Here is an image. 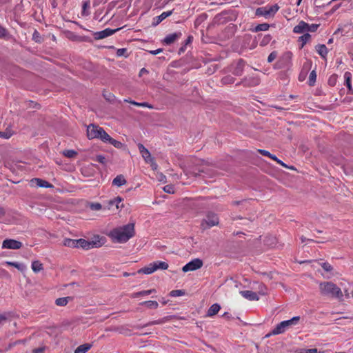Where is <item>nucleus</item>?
I'll list each match as a JSON object with an SVG mask.
<instances>
[{"mask_svg":"<svg viewBox=\"0 0 353 353\" xmlns=\"http://www.w3.org/2000/svg\"><path fill=\"white\" fill-rule=\"evenodd\" d=\"M135 234L134 223H129L121 227L113 229L109 234V236L114 242L120 243H126Z\"/></svg>","mask_w":353,"mask_h":353,"instance_id":"obj_1","label":"nucleus"},{"mask_svg":"<svg viewBox=\"0 0 353 353\" xmlns=\"http://www.w3.org/2000/svg\"><path fill=\"white\" fill-rule=\"evenodd\" d=\"M320 292L323 296L338 298L342 299L343 293L341 290L331 281L321 282L319 284Z\"/></svg>","mask_w":353,"mask_h":353,"instance_id":"obj_2","label":"nucleus"},{"mask_svg":"<svg viewBox=\"0 0 353 353\" xmlns=\"http://www.w3.org/2000/svg\"><path fill=\"white\" fill-rule=\"evenodd\" d=\"M300 321V316H296L292 317L291 319L281 321L268 334H266L265 337H270L272 335H278L284 333L292 325H296Z\"/></svg>","mask_w":353,"mask_h":353,"instance_id":"obj_3","label":"nucleus"},{"mask_svg":"<svg viewBox=\"0 0 353 353\" xmlns=\"http://www.w3.org/2000/svg\"><path fill=\"white\" fill-rule=\"evenodd\" d=\"M87 136L89 139H99L103 142L110 138V135L101 128L94 124H90L87 128Z\"/></svg>","mask_w":353,"mask_h":353,"instance_id":"obj_4","label":"nucleus"},{"mask_svg":"<svg viewBox=\"0 0 353 353\" xmlns=\"http://www.w3.org/2000/svg\"><path fill=\"white\" fill-rule=\"evenodd\" d=\"M219 223V218L217 214L208 211L206 212L205 218L203 219L201 223V227L203 230L216 226Z\"/></svg>","mask_w":353,"mask_h":353,"instance_id":"obj_5","label":"nucleus"},{"mask_svg":"<svg viewBox=\"0 0 353 353\" xmlns=\"http://www.w3.org/2000/svg\"><path fill=\"white\" fill-rule=\"evenodd\" d=\"M292 53L290 51L285 52L274 65L275 69L289 68L292 65Z\"/></svg>","mask_w":353,"mask_h":353,"instance_id":"obj_6","label":"nucleus"},{"mask_svg":"<svg viewBox=\"0 0 353 353\" xmlns=\"http://www.w3.org/2000/svg\"><path fill=\"white\" fill-rule=\"evenodd\" d=\"M97 238L99 239V240H94L90 241L83 239H77V248H81L84 250H90V248H99L103 244V242H101V240H103V238H99V236H97Z\"/></svg>","mask_w":353,"mask_h":353,"instance_id":"obj_7","label":"nucleus"},{"mask_svg":"<svg viewBox=\"0 0 353 353\" xmlns=\"http://www.w3.org/2000/svg\"><path fill=\"white\" fill-rule=\"evenodd\" d=\"M279 9V6L277 4L272 5L269 8L259 7L256 8L255 14L259 17L263 16L267 18L269 16H274Z\"/></svg>","mask_w":353,"mask_h":353,"instance_id":"obj_8","label":"nucleus"},{"mask_svg":"<svg viewBox=\"0 0 353 353\" xmlns=\"http://www.w3.org/2000/svg\"><path fill=\"white\" fill-rule=\"evenodd\" d=\"M138 148L139 150L140 153L142 155V157L144 159L145 162L150 163L151 166L156 169L157 167V165L155 163L154 159L152 157L150 152L149 150L144 147V145L141 143H139Z\"/></svg>","mask_w":353,"mask_h":353,"instance_id":"obj_9","label":"nucleus"},{"mask_svg":"<svg viewBox=\"0 0 353 353\" xmlns=\"http://www.w3.org/2000/svg\"><path fill=\"white\" fill-rule=\"evenodd\" d=\"M203 261L200 259H194L185 265L182 270L184 272H188L189 271H194L203 266Z\"/></svg>","mask_w":353,"mask_h":353,"instance_id":"obj_10","label":"nucleus"},{"mask_svg":"<svg viewBox=\"0 0 353 353\" xmlns=\"http://www.w3.org/2000/svg\"><path fill=\"white\" fill-rule=\"evenodd\" d=\"M122 28H116V29L106 28L102 31L93 32L92 34H93L94 39L95 40L103 39L104 38H106L109 36L112 35L113 34L118 32L119 30H120Z\"/></svg>","mask_w":353,"mask_h":353,"instance_id":"obj_11","label":"nucleus"},{"mask_svg":"<svg viewBox=\"0 0 353 353\" xmlns=\"http://www.w3.org/2000/svg\"><path fill=\"white\" fill-rule=\"evenodd\" d=\"M22 247V243L14 239H5L2 243V248L17 250Z\"/></svg>","mask_w":353,"mask_h":353,"instance_id":"obj_12","label":"nucleus"},{"mask_svg":"<svg viewBox=\"0 0 353 353\" xmlns=\"http://www.w3.org/2000/svg\"><path fill=\"white\" fill-rule=\"evenodd\" d=\"M259 79L256 77H244L242 80L236 83V85L243 84L245 87H253L259 84Z\"/></svg>","mask_w":353,"mask_h":353,"instance_id":"obj_13","label":"nucleus"},{"mask_svg":"<svg viewBox=\"0 0 353 353\" xmlns=\"http://www.w3.org/2000/svg\"><path fill=\"white\" fill-rule=\"evenodd\" d=\"M30 183L32 185H36L38 187L40 188H53V185L50 183L46 180L39 179V178H34L30 181Z\"/></svg>","mask_w":353,"mask_h":353,"instance_id":"obj_14","label":"nucleus"},{"mask_svg":"<svg viewBox=\"0 0 353 353\" xmlns=\"http://www.w3.org/2000/svg\"><path fill=\"white\" fill-rule=\"evenodd\" d=\"M123 199L121 196H117L114 199L110 200L108 203V208L111 210L113 206H115L116 210L123 208V203H122Z\"/></svg>","mask_w":353,"mask_h":353,"instance_id":"obj_15","label":"nucleus"},{"mask_svg":"<svg viewBox=\"0 0 353 353\" xmlns=\"http://www.w3.org/2000/svg\"><path fill=\"white\" fill-rule=\"evenodd\" d=\"M182 35L181 32H174L168 34L163 39V43L166 45H170L176 41Z\"/></svg>","mask_w":353,"mask_h":353,"instance_id":"obj_16","label":"nucleus"},{"mask_svg":"<svg viewBox=\"0 0 353 353\" xmlns=\"http://www.w3.org/2000/svg\"><path fill=\"white\" fill-rule=\"evenodd\" d=\"M245 65V62L243 59H240L234 68V70L232 72L233 74L236 76H241L243 74V68Z\"/></svg>","mask_w":353,"mask_h":353,"instance_id":"obj_17","label":"nucleus"},{"mask_svg":"<svg viewBox=\"0 0 353 353\" xmlns=\"http://www.w3.org/2000/svg\"><path fill=\"white\" fill-rule=\"evenodd\" d=\"M172 14V10L163 12L159 16L154 18V21H152V26H156L159 24L163 20H164L168 17L170 16Z\"/></svg>","mask_w":353,"mask_h":353,"instance_id":"obj_18","label":"nucleus"},{"mask_svg":"<svg viewBox=\"0 0 353 353\" xmlns=\"http://www.w3.org/2000/svg\"><path fill=\"white\" fill-rule=\"evenodd\" d=\"M240 294L245 299L250 301H257L259 300V296L257 294L251 290H243L241 291Z\"/></svg>","mask_w":353,"mask_h":353,"instance_id":"obj_19","label":"nucleus"},{"mask_svg":"<svg viewBox=\"0 0 353 353\" xmlns=\"http://www.w3.org/2000/svg\"><path fill=\"white\" fill-rule=\"evenodd\" d=\"M308 28V23L303 21H301L297 26H296L294 29L293 32L294 33H303L307 31V28Z\"/></svg>","mask_w":353,"mask_h":353,"instance_id":"obj_20","label":"nucleus"},{"mask_svg":"<svg viewBox=\"0 0 353 353\" xmlns=\"http://www.w3.org/2000/svg\"><path fill=\"white\" fill-rule=\"evenodd\" d=\"M156 271V268L153 267L152 263H150L148 266L141 268L137 271L139 274H150Z\"/></svg>","mask_w":353,"mask_h":353,"instance_id":"obj_21","label":"nucleus"},{"mask_svg":"<svg viewBox=\"0 0 353 353\" xmlns=\"http://www.w3.org/2000/svg\"><path fill=\"white\" fill-rule=\"evenodd\" d=\"M127 183L123 175H117L112 181V185L118 187H121Z\"/></svg>","mask_w":353,"mask_h":353,"instance_id":"obj_22","label":"nucleus"},{"mask_svg":"<svg viewBox=\"0 0 353 353\" xmlns=\"http://www.w3.org/2000/svg\"><path fill=\"white\" fill-rule=\"evenodd\" d=\"M221 309V306L218 303H214L210 307L207 312V316H213L216 314Z\"/></svg>","mask_w":353,"mask_h":353,"instance_id":"obj_23","label":"nucleus"},{"mask_svg":"<svg viewBox=\"0 0 353 353\" xmlns=\"http://www.w3.org/2000/svg\"><path fill=\"white\" fill-rule=\"evenodd\" d=\"M316 50L321 57L325 58L328 52L327 48L325 46V45L319 44L316 46Z\"/></svg>","mask_w":353,"mask_h":353,"instance_id":"obj_24","label":"nucleus"},{"mask_svg":"<svg viewBox=\"0 0 353 353\" xmlns=\"http://www.w3.org/2000/svg\"><path fill=\"white\" fill-rule=\"evenodd\" d=\"M345 83L348 89L349 93H352V87L351 84L352 74L350 72H346L344 74Z\"/></svg>","mask_w":353,"mask_h":353,"instance_id":"obj_25","label":"nucleus"},{"mask_svg":"<svg viewBox=\"0 0 353 353\" xmlns=\"http://www.w3.org/2000/svg\"><path fill=\"white\" fill-rule=\"evenodd\" d=\"M6 263L9 266L14 267L21 272H23L26 269V266L24 264L18 262L7 261Z\"/></svg>","mask_w":353,"mask_h":353,"instance_id":"obj_26","label":"nucleus"},{"mask_svg":"<svg viewBox=\"0 0 353 353\" xmlns=\"http://www.w3.org/2000/svg\"><path fill=\"white\" fill-rule=\"evenodd\" d=\"M91 344L84 343L77 347V349L74 350V353H85L91 348Z\"/></svg>","mask_w":353,"mask_h":353,"instance_id":"obj_27","label":"nucleus"},{"mask_svg":"<svg viewBox=\"0 0 353 353\" xmlns=\"http://www.w3.org/2000/svg\"><path fill=\"white\" fill-rule=\"evenodd\" d=\"M77 239H65L63 245L69 248H77Z\"/></svg>","mask_w":353,"mask_h":353,"instance_id":"obj_28","label":"nucleus"},{"mask_svg":"<svg viewBox=\"0 0 353 353\" xmlns=\"http://www.w3.org/2000/svg\"><path fill=\"white\" fill-rule=\"evenodd\" d=\"M72 299L71 296L58 298L56 299L55 303L58 306H65L68 304L69 300H72Z\"/></svg>","mask_w":353,"mask_h":353,"instance_id":"obj_29","label":"nucleus"},{"mask_svg":"<svg viewBox=\"0 0 353 353\" xmlns=\"http://www.w3.org/2000/svg\"><path fill=\"white\" fill-rule=\"evenodd\" d=\"M154 292H156L155 289H150V290H148L139 291V292L134 293L132 295V298H137V297H139V296H141L149 295V294H152Z\"/></svg>","mask_w":353,"mask_h":353,"instance_id":"obj_30","label":"nucleus"},{"mask_svg":"<svg viewBox=\"0 0 353 353\" xmlns=\"http://www.w3.org/2000/svg\"><path fill=\"white\" fill-rule=\"evenodd\" d=\"M152 265L156 268V271L159 269L167 270L168 268V264L163 261H154L152 263Z\"/></svg>","mask_w":353,"mask_h":353,"instance_id":"obj_31","label":"nucleus"},{"mask_svg":"<svg viewBox=\"0 0 353 353\" xmlns=\"http://www.w3.org/2000/svg\"><path fill=\"white\" fill-rule=\"evenodd\" d=\"M32 269L33 272L37 273L43 269V266L40 261H34L32 263Z\"/></svg>","mask_w":353,"mask_h":353,"instance_id":"obj_32","label":"nucleus"},{"mask_svg":"<svg viewBox=\"0 0 353 353\" xmlns=\"http://www.w3.org/2000/svg\"><path fill=\"white\" fill-rule=\"evenodd\" d=\"M106 141L109 142V143L114 145L116 148H118V149H121L125 146V145L123 143L112 139L110 136V138L106 140Z\"/></svg>","mask_w":353,"mask_h":353,"instance_id":"obj_33","label":"nucleus"},{"mask_svg":"<svg viewBox=\"0 0 353 353\" xmlns=\"http://www.w3.org/2000/svg\"><path fill=\"white\" fill-rule=\"evenodd\" d=\"M141 305H145L148 308L157 309L159 306V303L156 301H146L140 303Z\"/></svg>","mask_w":353,"mask_h":353,"instance_id":"obj_34","label":"nucleus"},{"mask_svg":"<svg viewBox=\"0 0 353 353\" xmlns=\"http://www.w3.org/2000/svg\"><path fill=\"white\" fill-rule=\"evenodd\" d=\"M125 102H128V103H131L132 105H134L136 106L147 107V108H149L150 109H152L153 108L152 105H151L150 104H149L147 102L139 103V102H136L134 101H132V100H130V99H125Z\"/></svg>","mask_w":353,"mask_h":353,"instance_id":"obj_35","label":"nucleus"},{"mask_svg":"<svg viewBox=\"0 0 353 353\" xmlns=\"http://www.w3.org/2000/svg\"><path fill=\"white\" fill-rule=\"evenodd\" d=\"M270 24L267 23H261V24H259L257 25L254 29L253 30L254 32H259V31H266L269 29L270 28Z\"/></svg>","mask_w":353,"mask_h":353,"instance_id":"obj_36","label":"nucleus"},{"mask_svg":"<svg viewBox=\"0 0 353 353\" xmlns=\"http://www.w3.org/2000/svg\"><path fill=\"white\" fill-rule=\"evenodd\" d=\"M63 154L65 157L72 159L77 155V152L74 150H65L63 151Z\"/></svg>","mask_w":353,"mask_h":353,"instance_id":"obj_37","label":"nucleus"},{"mask_svg":"<svg viewBox=\"0 0 353 353\" xmlns=\"http://www.w3.org/2000/svg\"><path fill=\"white\" fill-rule=\"evenodd\" d=\"M234 81H235V78L230 75L225 76V77H223L221 79V83L225 85L234 83Z\"/></svg>","mask_w":353,"mask_h":353,"instance_id":"obj_38","label":"nucleus"},{"mask_svg":"<svg viewBox=\"0 0 353 353\" xmlns=\"http://www.w3.org/2000/svg\"><path fill=\"white\" fill-rule=\"evenodd\" d=\"M32 40L38 43H41L43 41V39L37 30H35L32 34Z\"/></svg>","mask_w":353,"mask_h":353,"instance_id":"obj_39","label":"nucleus"},{"mask_svg":"<svg viewBox=\"0 0 353 353\" xmlns=\"http://www.w3.org/2000/svg\"><path fill=\"white\" fill-rule=\"evenodd\" d=\"M310 38L311 35L307 32L301 36L299 39V40L302 42L301 48H303Z\"/></svg>","mask_w":353,"mask_h":353,"instance_id":"obj_40","label":"nucleus"},{"mask_svg":"<svg viewBox=\"0 0 353 353\" xmlns=\"http://www.w3.org/2000/svg\"><path fill=\"white\" fill-rule=\"evenodd\" d=\"M169 317L166 316L163 319H159L157 321H153L148 323L146 325H145L143 327L148 326V325H157V324H162L164 323L165 321L168 320Z\"/></svg>","mask_w":353,"mask_h":353,"instance_id":"obj_41","label":"nucleus"},{"mask_svg":"<svg viewBox=\"0 0 353 353\" xmlns=\"http://www.w3.org/2000/svg\"><path fill=\"white\" fill-rule=\"evenodd\" d=\"M271 40H272V36L270 34H265L263 37L262 40L260 41V46H265L270 42Z\"/></svg>","mask_w":353,"mask_h":353,"instance_id":"obj_42","label":"nucleus"},{"mask_svg":"<svg viewBox=\"0 0 353 353\" xmlns=\"http://www.w3.org/2000/svg\"><path fill=\"white\" fill-rule=\"evenodd\" d=\"M316 72L315 70H312L310 74V76H309V80H308V84L310 85V86H312L314 85L315 83V81H316Z\"/></svg>","mask_w":353,"mask_h":353,"instance_id":"obj_43","label":"nucleus"},{"mask_svg":"<svg viewBox=\"0 0 353 353\" xmlns=\"http://www.w3.org/2000/svg\"><path fill=\"white\" fill-rule=\"evenodd\" d=\"M332 1H330L328 2H325V0H314V4L316 7L322 8L325 6L326 5H330Z\"/></svg>","mask_w":353,"mask_h":353,"instance_id":"obj_44","label":"nucleus"},{"mask_svg":"<svg viewBox=\"0 0 353 353\" xmlns=\"http://www.w3.org/2000/svg\"><path fill=\"white\" fill-rule=\"evenodd\" d=\"M185 294V291L181 290H174L170 292V295L173 297L183 296Z\"/></svg>","mask_w":353,"mask_h":353,"instance_id":"obj_45","label":"nucleus"},{"mask_svg":"<svg viewBox=\"0 0 353 353\" xmlns=\"http://www.w3.org/2000/svg\"><path fill=\"white\" fill-rule=\"evenodd\" d=\"M12 135L10 130L6 129V131H0V137L3 139H9Z\"/></svg>","mask_w":353,"mask_h":353,"instance_id":"obj_46","label":"nucleus"},{"mask_svg":"<svg viewBox=\"0 0 353 353\" xmlns=\"http://www.w3.org/2000/svg\"><path fill=\"white\" fill-rule=\"evenodd\" d=\"M321 265L325 272H331L333 270L332 266L327 262L323 263Z\"/></svg>","mask_w":353,"mask_h":353,"instance_id":"obj_47","label":"nucleus"},{"mask_svg":"<svg viewBox=\"0 0 353 353\" xmlns=\"http://www.w3.org/2000/svg\"><path fill=\"white\" fill-rule=\"evenodd\" d=\"M127 49L126 48H119L117 51V56L121 57L124 56L125 57H128V54H126Z\"/></svg>","mask_w":353,"mask_h":353,"instance_id":"obj_48","label":"nucleus"},{"mask_svg":"<svg viewBox=\"0 0 353 353\" xmlns=\"http://www.w3.org/2000/svg\"><path fill=\"white\" fill-rule=\"evenodd\" d=\"M95 160L103 165L106 164V159L103 155H101V154L97 155Z\"/></svg>","mask_w":353,"mask_h":353,"instance_id":"obj_49","label":"nucleus"},{"mask_svg":"<svg viewBox=\"0 0 353 353\" xmlns=\"http://www.w3.org/2000/svg\"><path fill=\"white\" fill-rule=\"evenodd\" d=\"M103 97L104 98L109 102H112L114 101V95L112 94V93L110 92H108V93H103Z\"/></svg>","mask_w":353,"mask_h":353,"instance_id":"obj_50","label":"nucleus"},{"mask_svg":"<svg viewBox=\"0 0 353 353\" xmlns=\"http://www.w3.org/2000/svg\"><path fill=\"white\" fill-rule=\"evenodd\" d=\"M277 54H277V52H276V51H273V52H272L269 54V56H268V63H271V62H272V61H274V60L277 57Z\"/></svg>","mask_w":353,"mask_h":353,"instance_id":"obj_51","label":"nucleus"},{"mask_svg":"<svg viewBox=\"0 0 353 353\" xmlns=\"http://www.w3.org/2000/svg\"><path fill=\"white\" fill-rule=\"evenodd\" d=\"M89 7H90V1H84L83 3V6H82V8H83L82 14L83 15L88 14V13H86L85 11H86V9L88 8Z\"/></svg>","mask_w":353,"mask_h":353,"instance_id":"obj_52","label":"nucleus"},{"mask_svg":"<svg viewBox=\"0 0 353 353\" xmlns=\"http://www.w3.org/2000/svg\"><path fill=\"white\" fill-rule=\"evenodd\" d=\"M257 151L261 154L265 156V157H268L270 159H271V157H273V155H274V154H271L269 151H267L265 150L259 149Z\"/></svg>","mask_w":353,"mask_h":353,"instance_id":"obj_53","label":"nucleus"},{"mask_svg":"<svg viewBox=\"0 0 353 353\" xmlns=\"http://www.w3.org/2000/svg\"><path fill=\"white\" fill-rule=\"evenodd\" d=\"M319 26V24H312V25L308 24V28H307V31L311 32H316Z\"/></svg>","mask_w":353,"mask_h":353,"instance_id":"obj_54","label":"nucleus"},{"mask_svg":"<svg viewBox=\"0 0 353 353\" xmlns=\"http://www.w3.org/2000/svg\"><path fill=\"white\" fill-rule=\"evenodd\" d=\"M164 192L169 193V194H173L174 192V187L170 185H165L163 188Z\"/></svg>","mask_w":353,"mask_h":353,"instance_id":"obj_55","label":"nucleus"},{"mask_svg":"<svg viewBox=\"0 0 353 353\" xmlns=\"http://www.w3.org/2000/svg\"><path fill=\"white\" fill-rule=\"evenodd\" d=\"M271 159L275 161L279 164L282 165L284 168H289L285 163H283L281 160L279 159L275 155H273V157H271Z\"/></svg>","mask_w":353,"mask_h":353,"instance_id":"obj_56","label":"nucleus"},{"mask_svg":"<svg viewBox=\"0 0 353 353\" xmlns=\"http://www.w3.org/2000/svg\"><path fill=\"white\" fill-rule=\"evenodd\" d=\"M90 208L92 210H99L102 208V205L99 203H94L91 204Z\"/></svg>","mask_w":353,"mask_h":353,"instance_id":"obj_57","label":"nucleus"},{"mask_svg":"<svg viewBox=\"0 0 353 353\" xmlns=\"http://www.w3.org/2000/svg\"><path fill=\"white\" fill-rule=\"evenodd\" d=\"M8 35L6 29L0 26V38H5Z\"/></svg>","mask_w":353,"mask_h":353,"instance_id":"obj_58","label":"nucleus"},{"mask_svg":"<svg viewBox=\"0 0 353 353\" xmlns=\"http://www.w3.org/2000/svg\"><path fill=\"white\" fill-rule=\"evenodd\" d=\"M303 351L304 352H302L301 353H317V349L316 348L305 349Z\"/></svg>","mask_w":353,"mask_h":353,"instance_id":"obj_59","label":"nucleus"},{"mask_svg":"<svg viewBox=\"0 0 353 353\" xmlns=\"http://www.w3.org/2000/svg\"><path fill=\"white\" fill-rule=\"evenodd\" d=\"M341 6V3L335 5L332 10L330 11V14H333L336 10H337Z\"/></svg>","mask_w":353,"mask_h":353,"instance_id":"obj_60","label":"nucleus"},{"mask_svg":"<svg viewBox=\"0 0 353 353\" xmlns=\"http://www.w3.org/2000/svg\"><path fill=\"white\" fill-rule=\"evenodd\" d=\"M266 290H267L266 287L264 285H261L260 288L259 293L262 295H265L267 294Z\"/></svg>","mask_w":353,"mask_h":353,"instance_id":"obj_61","label":"nucleus"},{"mask_svg":"<svg viewBox=\"0 0 353 353\" xmlns=\"http://www.w3.org/2000/svg\"><path fill=\"white\" fill-rule=\"evenodd\" d=\"M106 0H94L93 6L97 7L101 3H105Z\"/></svg>","mask_w":353,"mask_h":353,"instance_id":"obj_62","label":"nucleus"},{"mask_svg":"<svg viewBox=\"0 0 353 353\" xmlns=\"http://www.w3.org/2000/svg\"><path fill=\"white\" fill-rule=\"evenodd\" d=\"M33 353H43L44 352V347H39L34 349L32 350Z\"/></svg>","mask_w":353,"mask_h":353,"instance_id":"obj_63","label":"nucleus"},{"mask_svg":"<svg viewBox=\"0 0 353 353\" xmlns=\"http://www.w3.org/2000/svg\"><path fill=\"white\" fill-rule=\"evenodd\" d=\"M163 51V49L162 48H159L157 50H151L150 51V53L153 54V55H156L160 52H161Z\"/></svg>","mask_w":353,"mask_h":353,"instance_id":"obj_64","label":"nucleus"}]
</instances>
